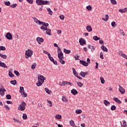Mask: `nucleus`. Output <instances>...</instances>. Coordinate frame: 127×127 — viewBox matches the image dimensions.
<instances>
[{"label": "nucleus", "instance_id": "f3484780", "mask_svg": "<svg viewBox=\"0 0 127 127\" xmlns=\"http://www.w3.org/2000/svg\"><path fill=\"white\" fill-rule=\"evenodd\" d=\"M101 49L104 51V52H108V50L107 47H105L104 45H102V47H101Z\"/></svg>", "mask_w": 127, "mask_h": 127}, {"label": "nucleus", "instance_id": "f03ea898", "mask_svg": "<svg viewBox=\"0 0 127 127\" xmlns=\"http://www.w3.org/2000/svg\"><path fill=\"white\" fill-rule=\"evenodd\" d=\"M32 54H33V52L32 50L28 49L25 52V58H26V59H28V58H31Z\"/></svg>", "mask_w": 127, "mask_h": 127}, {"label": "nucleus", "instance_id": "4c0bfd02", "mask_svg": "<svg viewBox=\"0 0 127 127\" xmlns=\"http://www.w3.org/2000/svg\"><path fill=\"white\" fill-rule=\"evenodd\" d=\"M0 57H1V58H3V59H6L7 57L5 55L0 54Z\"/></svg>", "mask_w": 127, "mask_h": 127}, {"label": "nucleus", "instance_id": "0eeeda50", "mask_svg": "<svg viewBox=\"0 0 127 127\" xmlns=\"http://www.w3.org/2000/svg\"><path fill=\"white\" fill-rule=\"evenodd\" d=\"M5 37L7 39H8V40H11V39H12V35H11V34L9 32L6 34Z\"/></svg>", "mask_w": 127, "mask_h": 127}, {"label": "nucleus", "instance_id": "4d7b16f0", "mask_svg": "<svg viewBox=\"0 0 127 127\" xmlns=\"http://www.w3.org/2000/svg\"><path fill=\"white\" fill-rule=\"evenodd\" d=\"M6 48L3 46H0V50H2V51H4L6 50Z\"/></svg>", "mask_w": 127, "mask_h": 127}, {"label": "nucleus", "instance_id": "c9c22d12", "mask_svg": "<svg viewBox=\"0 0 127 127\" xmlns=\"http://www.w3.org/2000/svg\"><path fill=\"white\" fill-rule=\"evenodd\" d=\"M117 109V107H116L115 105H112L111 107V111H116Z\"/></svg>", "mask_w": 127, "mask_h": 127}, {"label": "nucleus", "instance_id": "2eb2a0df", "mask_svg": "<svg viewBox=\"0 0 127 127\" xmlns=\"http://www.w3.org/2000/svg\"><path fill=\"white\" fill-rule=\"evenodd\" d=\"M113 100H114V101L116 102V103H117L118 104H121L122 103V101L121 100H120V99H119V98H118L117 97L114 98Z\"/></svg>", "mask_w": 127, "mask_h": 127}, {"label": "nucleus", "instance_id": "2f4dec72", "mask_svg": "<svg viewBox=\"0 0 127 127\" xmlns=\"http://www.w3.org/2000/svg\"><path fill=\"white\" fill-rule=\"evenodd\" d=\"M42 84H43V82H42V81H40L39 80H38V83H36V85L37 86H38V87H39L41 86Z\"/></svg>", "mask_w": 127, "mask_h": 127}, {"label": "nucleus", "instance_id": "58836bf2", "mask_svg": "<svg viewBox=\"0 0 127 127\" xmlns=\"http://www.w3.org/2000/svg\"><path fill=\"white\" fill-rule=\"evenodd\" d=\"M123 125L122 124V122H121V124L122 125V127H127V122H126L125 121H123Z\"/></svg>", "mask_w": 127, "mask_h": 127}, {"label": "nucleus", "instance_id": "13d9d810", "mask_svg": "<svg viewBox=\"0 0 127 127\" xmlns=\"http://www.w3.org/2000/svg\"><path fill=\"white\" fill-rule=\"evenodd\" d=\"M35 67H36V63H35L31 65V68L32 69H35Z\"/></svg>", "mask_w": 127, "mask_h": 127}, {"label": "nucleus", "instance_id": "f8f14e48", "mask_svg": "<svg viewBox=\"0 0 127 127\" xmlns=\"http://www.w3.org/2000/svg\"><path fill=\"white\" fill-rule=\"evenodd\" d=\"M43 30L44 31L46 30V34H47L48 35H51V29L47 28V29Z\"/></svg>", "mask_w": 127, "mask_h": 127}, {"label": "nucleus", "instance_id": "0e129e2a", "mask_svg": "<svg viewBox=\"0 0 127 127\" xmlns=\"http://www.w3.org/2000/svg\"><path fill=\"white\" fill-rule=\"evenodd\" d=\"M100 57L101 59H104V55H103V52H101L100 54Z\"/></svg>", "mask_w": 127, "mask_h": 127}, {"label": "nucleus", "instance_id": "c85d7f7f", "mask_svg": "<svg viewBox=\"0 0 127 127\" xmlns=\"http://www.w3.org/2000/svg\"><path fill=\"white\" fill-rule=\"evenodd\" d=\"M76 84L78 85V87H80V88L83 87V86H84V84L83 83H82V82H77Z\"/></svg>", "mask_w": 127, "mask_h": 127}, {"label": "nucleus", "instance_id": "4468645a", "mask_svg": "<svg viewBox=\"0 0 127 127\" xmlns=\"http://www.w3.org/2000/svg\"><path fill=\"white\" fill-rule=\"evenodd\" d=\"M119 12H121V13H125L127 12V8H125L124 9H119Z\"/></svg>", "mask_w": 127, "mask_h": 127}, {"label": "nucleus", "instance_id": "603ef678", "mask_svg": "<svg viewBox=\"0 0 127 127\" xmlns=\"http://www.w3.org/2000/svg\"><path fill=\"white\" fill-rule=\"evenodd\" d=\"M16 5H17V4L15 3V4H13L12 5H10V7H12V8H15V7H16Z\"/></svg>", "mask_w": 127, "mask_h": 127}, {"label": "nucleus", "instance_id": "c03bdc74", "mask_svg": "<svg viewBox=\"0 0 127 127\" xmlns=\"http://www.w3.org/2000/svg\"><path fill=\"white\" fill-rule=\"evenodd\" d=\"M6 98L7 100H10L11 99V95L10 94H7L6 95Z\"/></svg>", "mask_w": 127, "mask_h": 127}, {"label": "nucleus", "instance_id": "37998d69", "mask_svg": "<svg viewBox=\"0 0 127 127\" xmlns=\"http://www.w3.org/2000/svg\"><path fill=\"white\" fill-rule=\"evenodd\" d=\"M22 118L23 120H27V115L26 114H23Z\"/></svg>", "mask_w": 127, "mask_h": 127}, {"label": "nucleus", "instance_id": "ddd939ff", "mask_svg": "<svg viewBox=\"0 0 127 127\" xmlns=\"http://www.w3.org/2000/svg\"><path fill=\"white\" fill-rule=\"evenodd\" d=\"M0 67H2V68H7V66L4 64V63H1L0 61Z\"/></svg>", "mask_w": 127, "mask_h": 127}, {"label": "nucleus", "instance_id": "09e8293b", "mask_svg": "<svg viewBox=\"0 0 127 127\" xmlns=\"http://www.w3.org/2000/svg\"><path fill=\"white\" fill-rule=\"evenodd\" d=\"M46 23L44 22H39V24H42V26H44V27H45V25H46Z\"/></svg>", "mask_w": 127, "mask_h": 127}, {"label": "nucleus", "instance_id": "72a5a7b5", "mask_svg": "<svg viewBox=\"0 0 127 127\" xmlns=\"http://www.w3.org/2000/svg\"><path fill=\"white\" fill-rule=\"evenodd\" d=\"M14 74L17 76L19 77V76H20V74L17 70H14Z\"/></svg>", "mask_w": 127, "mask_h": 127}, {"label": "nucleus", "instance_id": "a878e982", "mask_svg": "<svg viewBox=\"0 0 127 127\" xmlns=\"http://www.w3.org/2000/svg\"><path fill=\"white\" fill-rule=\"evenodd\" d=\"M19 93H20L21 94L24 93V88H23V87H20Z\"/></svg>", "mask_w": 127, "mask_h": 127}, {"label": "nucleus", "instance_id": "7c9ffc66", "mask_svg": "<svg viewBox=\"0 0 127 127\" xmlns=\"http://www.w3.org/2000/svg\"><path fill=\"white\" fill-rule=\"evenodd\" d=\"M10 83H11V84H12V85H14V86H15V85H16V83H17L16 80H11Z\"/></svg>", "mask_w": 127, "mask_h": 127}, {"label": "nucleus", "instance_id": "f704fd0d", "mask_svg": "<svg viewBox=\"0 0 127 127\" xmlns=\"http://www.w3.org/2000/svg\"><path fill=\"white\" fill-rule=\"evenodd\" d=\"M80 76H81V77H82L83 78H85V77H86L85 75V72H84V71H81V72H80Z\"/></svg>", "mask_w": 127, "mask_h": 127}, {"label": "nucleus", "instance_id": "7ed1b4c3", "mask_svg": "<svg viewBox=\"0 0 127 127\" xmlns=\"http://www.w3.org/2000/svg\"><path fill=\"white\" fill-rule=\"evenodd\" d=\"M25 106H26V103L24 102H22L21 104L19 105V107L18 108V111H25Z\"/></svg>", "mask_w": 127, "mask_h": 127}, {"label": "nucleus", "instance_id": "a18cd8bd", "mask_svg": "<svg viewBox=\"0 0 127 127\" xmlns=\"http://www.w3.org/2000/svg\"><path fill=\"white\" fill-rule=\"evenodd\" d=\"M75 113L76 114L79 115V114H81V113H82V110L77 109L75 111Z\"/></svg>", "mask_w": 127, "mask_h": 127}, {"label": "nucleus", "instance_id": "774afa93", "mask_svg": "<svg viewBox=\"0 0 127 127\" xmlns=\"http://www.w3.org/2000/svg\"><path fill=\"white\" fill-rule=\"evenodd\" d=\"M48 103L50 104L49 107H52V102H51V101L48 100Z\"/></svg>", "mask_w": 127, "mask_h": 127}, {"label": "nucleus", "instance_id": "473e14b6", "mask_svg": "<svg viewBox=\"0 0 127 127\" xmlns=\"http://www.w3.org/2000/svg\"><path fill=\"white\" fill-rule=\"evenodd\" d=\"M48 11H49V14H50V15H52L53 12H52V11L51 10V9H50V8H47Z\"/></svg>", "mask_w": 127, "mask_h": 127}, {"label": "nucleus", "instance_id": "3c124183", "mask_svg": "<svg viewBox=\"0 0 127 127\" xmlns=\"http://www.w3.org/2000/svg\"><path fill=\"white\" fill-rule=\"evenodd\" d=\"M13 120L15 123H17V124H18V123H19L20 124H21V122L19 121V120H18L15 119V118H13Z\"/></svg>", "mask_w": 127, "mask_h": 127}, {"label": "nucleus", "instance_id": "dca6fc26", "mask_svg": "<svg viewBox=\"0 0 127 127\" xmlns=\"http://www.w3.org/2000/svg\"><path fill=\"white\" fill-rule=\"evenodd\" d=\"M87 47L88 48H89V49H91V51L92 52L94 51V50H95V47L91 45H88Z\"/></svg>", "mask_w": 127, "mask_h": 127}, {"label": "nucleus", "instance_id": "cd10ccee", "mask_svg": "<svg viewBox=\"0 0 127 127\" xmlns=\"http://www.w3.org/2000/svg\"><path fill=\"white\" fill-rule=\"evenodd\" d=\"M93 39L94 40H95V41H98V40H100V39H101V38L100 37H98L97 36H95L93 37Z\"/></svg>", "mask_w": 127, "mask_h": 127}, {"label": "nucleus", "instance_id": "052dcab7", "mask_svg": "<svg viewBox=\"0 0 127 127\" xmlns=\"http://www.w3.org/2000/svg\"><path fill=\"white\" fill-rule=\"evenodd\" d=\"M111 25L112 26V27H116V22L113 21L111 23Z\"/></svg>", "mask_w": 127, "mask_h": 127}, {"label": "nucleus", "instance_id": "1a4fd4ad", "mask_svg": "<svg viewBox=\"0 0 127 127\" xmlns=\"http://www.w3.org/2000/svg\"><path fill=\"white\" fill-rule=\"evenodd\" d=\"M119 92H120L121 94H124L126 91V90L122 87V86H121V85L119 84Z\"/></svg>", "mask_w": 127, "mask_h": 127}, {"label": "nucleus", "instance_id": "6ab92c4d", "mask_svg": "<svg viewBox=\"0 0 127 127\" xmlns=\"http://www.w3.org/2000/svg\"><path fill=\"white\" fill-rule=\"evenodd\" d=\"M43 0H36V2L38 5H41L43 3Z\"/></svg>", "mask_w": 127, "mask_h": 127}, {"label": "nucleus", "instance_id": "39448f33", "mask_svg": "<svg viewBox=\"0 0 127 127\" xmlns=\"http://www.w3.org/2000/svg\"><path fill=\"white\" fill-rule=\"evenodd\" d=\"M38 81H40V82H42V83H43V82L45 81L46 78L43 75H40L38 77Z\"/></svg>", "mask_w": 127, "mask_h": 127}, {"label": "nucleus", "instance_id": "49530a36", "mask_svg": "<svg viewBox=\"0 0 127 127\" xmlns=\"http://www.w3.org/2000/svg\"><path fill=\"white\" fill-rule=\"evenodd\" d=\"M112 4H117V1L116 0H110Z\"/></svg>", "mask_w": 127, "mask_h": 127}, {"label": "nucleus", "instance_id": "9d476101", "mask_svg": "<svg viewBox=\"0 0 127 127\" xmlns=\"http://www.w3.org/2000/svg\"><path fill=\"white\" fill-rule=\"evenodd\" d=\"M49 25V24H48V23H46V25L44 27V26H41V27H40V29H41V30H46V29H47V26H48Z\"/></svg>", "mask_w": 127, "mask_h": 127}, {"label": "nucleus", "instance_id": "ea45409f", "mask_svg": "<svg viewBox=\"0 0 127 127\" xmlns=\"http://www.w3.org/2000/svg\"><path fill=\"white\" fill-rule=\"evenodd\" d=\"M60 86H65V81H63V82H60L59 83Z\"/></svg>", "mask_w": 127, "mask_h": 127}, {"label": "nucleus", "instance_id": "680f3d73", "mask_svg": "<svg viewBox=\"0 0 127 127\" xmlns=\"http://www.w3.org/2000/svg\"><path fill=\"white\" fill-rule=\"evenodd\" d=\"M69 124H70V126H71V127H72V126H73V125H75V123H74V121L73 120H71L69 122Z\"/></svg>", "mask_w": 127, "mask_h": 127}, {"label": "nucleus", "instance_id": "a19ab883", "mask_svg": "<svg viewBox=\"0 0 127 127\" xmlns=\"http://www.w3.org/2000/svg\"><path fill=\"white\" fill-rule=\"evenodd\" d=\"M100 80L101 84H105V79L103 77H100Z\"/></svg>", "mask_w": 127, "mask_h": 127}, {"label": "nucleus", "instance_id": "e2e57ef3", "mask_svg": "<svg viewBox=\"0 0 127 127\" xmlns=\"http://www.w3.org/2000/svg\"><path fill=\"white\" fill-rule=\"evenodd\" d=\"M43 53H45V54H47L48 57H49L50 55V53H49L48 52L46 51H43Z\"/></svg>", "mask_w": 127, "mask_h": 127}, {"label": "nucleus", "instance_id": "f257e3e1", "mask_svg": "<svg viewBox=\"0 0 127 127\" xmlns=\"http://www.w3.org/2000/svg\"><path fill=\"white\" fill-rule=\"evenodd\" d=\"M58 56L60 63L63 65H64V64H65V61L63 60V59H64V57L63 56V53L61 51V49L60 48H59L58 49Z\"/></svg>", "mask_w": 127, "mask_h": 127}, {"label": "nucleus", "instance_id": "412c9836", "mask_svg": "<svg viewBox=\"0 0 127 127\" xmlns=\"http://www.w3.org/2000/svg\"><path fill=\"white\" fill-rule=\"evenodd\" d=\"M36 40H37V41H39L40 42H44V39H43V38H40L39 37H38L36 38Z\"/></svg>", "mask_w": 127, "mask_h": 127}, {"label": "nucleus", "instance_id": "393cba45", "mask_svg": "<svg viewBox=\"0 0 127 127\" xmlns=\"http://www.w3.org/2000/svg\"><path fill=\"white\" fill-rule=\"evenodd\" d=\"M72 72L73 75H74L75 77L78 76V73H77V71H76V69L74 68H72Z\"/></svg>", "mask_w": 127, "mask_h": 127}, {"label": "nucleus", "instance_id": "bb28decb", "mask_svg": "<svg viewBox=\"0 0 127 127\" xmlns=\"http://www.w3.org/2000/svg\"><path fill=\"white\" fill-rule=\"evenodd\" d=\"M8 75L10 78H13L14 77V74H12V72L10 71H8Z\"/></svg>", "mask_w": 127, "mask_h": 127}, {"label": "nucleus", "instance_id": "4be33fe9", "mask_svg": "<svg viewBox=\"0 0 127 127\" xmlns=\"http://www.w3.org/2000/svg\"><path fill=\"white\" fill-rule=\"evenodd\" d=\"M103 103L105 106H110V105H111V103L106 100H104Z\"/></svg>", "mask_w": 127, "mask_h": 127}, {"label": "nucleus", "instance_id": "c756f323", "mask_svg": "<svg viewBox=\"0 0 127 127\" xmlns=\"http://www.w3.org/2000/svg\"><path fill=\"white\" fill-rule=\"evenodd\" d=\"M55 118L57 120H61L62 119V116L59 114H58V115H56Z\"/></svg>", "mask_w": 127, "mask_h": 127}, {"label": "nucleus", "instance_id": "b1692460", "mask_svg": "<svg viewBox=\"0 0 127 127\" xmlns=\"http://www.w3.org/2000/svg\"><path fill=\"white\" fill-rule=\"evenodd\" d=\"M62 101H64V103H68V99L65 96L62 97Z\"/></svg>", "mask_w": 127, "mask_h": 127}, {"label": "nucleus", "instance_id": "79ce46f5", "mask_svg": "<svg viewBox=\"0 0 127 127\" xmlns=\"http://www.w3.org/2000/svg\"><path fill=\"white\" fill-rule=\"evenodd\" d=\"M49 59H50V61H51V62H54V59L53 58V57H51V55H50L49 57Z\"/></svg>", "mask_w": 127, "mask_h": 127}, {"label": "nucleus", "instance_id": "6e6552de", "mask_svg": "<svg viewBox=\"0 0 127 127\" xmlns=\"http://www.w3.org/2000/svg\"><path fill=\"white\" fill-rule=\"evenodd\" d=\"M79 62L80 64L83 65V66H85V67H87L89 65L85 61L79 60Z\"/></svg>", "mask_w": 127, "mask_h": 127}, {"label": "nucleus", "instance_id": "864d4df0", "mask_svg": "<svg viewBox=\"0 0 127 127\" xmlns=\"http://www.w3.org/2000/svg\"><path fill=\"white\" fill-rule=\"evenodd\" d=\"M49 2H50L49 1H47V0L44 1V0H43L42 4H43V5H44V4H48Z\"/></svg>", "mask_w": 127, "mask_h": 127}, {"label": "nucleus", "instance_id": "8fccbe9b", "mask_svg": "<svg viewBox=\"0 0 127 127\" xmlns=\"http://www.w3.org/2000/svg\"><path fill=\"white\" fill-rule=\"evenodd\" d=\"M120 34H123V36H125L126 35V34L125 33V32H124V30L121 29L120 30Z\"/></svg>", "mask_w": 127, "mask_h": 127}, {"label": "nucleus", "instance_id": "69168bd1", "mask_svg": "<svg viewBox=\"0 0 127 127\" xmlns=\"http://www.w3.org/2000/svg\"><path fill=\"white\" fill-rule=\"evenodd\" d=\"M108 19H109V16H106V18H102V20L104 21H108Z\"/></svg>", "mask_w": 127, "mask_h": 127}, {"label": "nucleus", "instance_id": "9b49d317", "mask_svg": "<svg viewBox=\"0 0 127 127\" xmlns=\"http://www.w3.org/2000/svg\"><path fill=\"white\" fill-rule=\"evenodd\" d=\"M71 93L72 94V95L75 96L78 94V91H77V90L73 88L71 90Z\"/></svg>", "mask_w": 127, "mask_h": 127}, {"label": "nucleus", "instance_id": "de8ad7c7", "mask_svg": "<svg viewBox=\"0 0 127 127\" xmlns=\"http://www.w3.org/2000/svg\"><path fill=\"white\" fill-rule=\"evenodd\" d=\"M86 9H87V10H92V6H91L90 5L86 6Z\"/></svg>", "mask_w": 127, "mask_h": 127}, {"label": "nucleus", "instance_id": "aec40b11", "mask_svg": "<svg viewBox=\"0 0 127 127\" xmlns=\"http://www.w3.org/2000/svg\"><path fill=\"white\" fill-rule=\"evenodd\" d=\"M32 18L34 19L35 22L37 24H39V22H41V21L38 20L37 18H36V17H33Z\"/></svg>", "mask_w": 127, "mask_h": 127}, {"label": "nucleus", "instance_id": "a211bd4d", "mask_svg": "<svg viewBox=\"0 0 127 127\" xmlns=\"http://www.w3.org/2000/svg\"><path fill=\"white\" fill-rule=\"evenodd\" d=\"M86 30H87V31H88V32H92V30H93V29H92V27L90 25L86 26Z\"/></svg>", "mask_w": 127, "mask_h": 127}, {"label": "nucleus", "instance_id": "423d86ee", "mask_svg": "<svg viewBox=\"0 0 127 127\" xmlns=\"http://www.w3.org/2000/svg\"><path fill=\"white\" fill-rule=\"evenodd\" d=\"M4 92H6V90L4 89V87H2L0 89V95L3 97L4 96Z\"/></svg>", "mask_w": 127, "mask_h": 127}, {"label": "nucleus", "instance_id": "338daca9", "mask_svg": "<svg viewBox=\"0 0 127 127\" xmlns=\"http://www.w3.org/2000/svg\"><path fill=\"white\" fill-rule=\"evenodd\" d=\"M26 1H27V2L30 3L31 4H32V3H33V0H26Z\"/></svg>", "mask_w": 127, "mask_h": 127}, {"label": "nucleus", "instance_id": "6e6d98bb", "mask_svg": "<svg viewBox=\"0 0 127 127\" xmlns=\"http://www.w3.org/2000/svg\"><path fill=\"white\" fill-rule=\"evenodd\" d=\"M64 83H65V85H70V86H72V83H71L69 81H65Z\"/></svg>", "mask_w": 127, "mask_h": 127}, {"label": "nucleus", "instance_id": "bf43d9fd", "mask_svg": "<svg viewBox=\"0 0 127 127\" xmlns=\"http://www.w3.org/2000/svg\"><path fill=\"white\" fill-rule=\"evenodd\" d=\"M4 4L7 5V6H8L10 5V2H9V1H8L7 2L6 1L4 2Z\"/></svg>", "mask_w": 127, "mask_h": 127}, {"label": "nucleus", "instance_id": "5701e85b", "mask_svg": "<svg viewBox=\"0 0 127 127\" xmlns=\"http://www.w3.org/2000/svg\"><path fill=\"white\" fill-rule=\"evenodd\" d=\"M64 53H65L66 54H70V53H71V50L64 49Z\"/></svg>", "mask_w": 127, "mask_h": 127}, {"label": "nucleus", "instance_id": "e433bc0d", "mask_svg": "<svg viewBox=\"0 0 127 127\" xmlns=\"http://www.w3.org/2000/svg\"><path fill=\"white\" fill-rule=\"evenodd\" d=\"M45 91L47 94L50 95V90H49V89H48V88H45Z\"/></svg>", "mask_w": 127, "mask_h": 127}, {"label": "nucleus", "instance_id": "5fc2aeb1", "mask_svg": "<svg viewBox=\"0 0 127 127\" xmlns=\"http://www.w3.org/2000/svg\"><path fill=\"white\" fill-rule=\"evenodd\" d=\"M22 97H24V98H26L27 97V93L24 92L22 93Z\"/></svg>", "mask_w": 127, "mask_h": 127}, {"label": "nucleus", "instance_id": "20e7f679", "mask_svg": "<svg viewBox=\"0 0 127 127\" xmlns=\"http://www.w3.org/2000/svg\"><path fill=\"white\" fill-rule=\"evenodd\" d=\"M79 44L81 45V46H84V45H86V40L84 39L83 38H80L79 41Z\"/></svg>", "mask_w": 127, "mask_h": 127}]
</instances>
